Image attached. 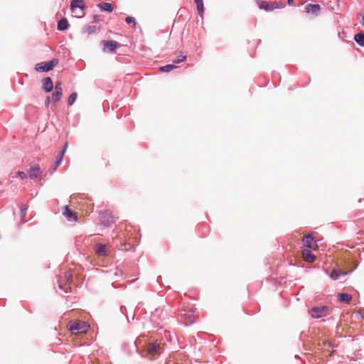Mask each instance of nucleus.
<instances>
[{"label": "nucleus", "instance_id": "f257e3e1", "mask_svg": "<svg viewBox=\"0 0 364 364\" xmlns=\"http://www.w3.org/2000/svg\"><path fill=\"white\" fill-rule=\"evenodd\" d=\"M58 63V59L53 58L49 61H44L37 63L35 65V70L37 72L43 73L48 72L53 69V68Z\"/></svg>", "mask_w": 364, "mask_h": 364}, {"label": "nucleus", "instance_id": "f03ea898", "mask_svg": "<svg viewBox=\"0 0 364 364\" xmlns=\"http://www.w3.org/2000/svg\"><path fill=\"white\" fill-rule=\"evenodd\" d=\"M101 224L107 228L111 227L114 223V217L109 210H105L100 214Z\"/></svg>", "mask_w": 364, "mask_h": 364}, {"label": "nucleus", "instance_id": "7ed1b4c3", "mask_svg": "<svg viewBox=\"0 0 364 364\" xmlns=\"http://www.w3.org/2000/svg\"><path fill=\"white\" fill-rule=\"evenodd\" d=\"M310 314L313 318H319L328 314V308L326 306H315L311 309Z\"/></svg>", "mask_w": 364, "mask_h": 364}, {"label": "nucleus", "instance_id": "20e7f679", "mask_svg": "<svg viewBox=\"0 0 364 364\" xmlns=\"http://www.w3.org/2000/svg\"><path fill=\"white\" fill-rule=\"evenodd\" d=\"M257 2L259 8L266 11H272L275 9L279 8L277 2H269L264 0H257Z\"/></svg>", "mask_w": 364, "mask_h": 364}, {"label": "nucleus", "instance_id": "39448f33", "mask_svg": "<svg viewBox=\"0 0 364 364\" xmlns=\"http://www.w3.org/2000/svg\"><path fill=\"white\" fill-rule=\"evenodd\" d=\"M86 7L83 0H72L70 2V10L73 13H75L77 9L84 10Z\"/></svg>", "mask_w": 364, "mask_h": 364}, {"label": "nucleus", "instance_id": "423d86ee", "mask_svg": "<svg viewBox=\"0 0 364 364\" xmlns=\"http://www.w3.org/2000/svg\"><path fill=\"white\" fill-rule=\"evenodd\" d=\"M102 44H103L105 48H107L108 51L110 53L114 52L115 49L120 46V44L114 41H102Z\"/></svg>", "mask_w": 364, "mask_h": 364}, {"label": "nucleus", "instance_id": "0eeeda50", "mask_svg": "<svg viewBox=\"0 0 364 364\" xmlns=\"http://www.w3.org/2000/svg\"><path fill=\"white\" fill-rule=\"evenodd\" d=\"M160 348V344L157 342H150L147 346V353L150 355L159 354Z\"/></svg>", "mask_w": 364, "mask_h": 364}, {"label": "nucleus", "instance_id": "6e6552de", "mask_svg": "<svg viewBox=\"0 0 364 364\" xmlns=\"http://www.w3.org/2000/svg\"><path fill=\"white\" fill-rule=\"evenodd\" d=\"M42 83H43V89L46 92H50L53 90L54 86H53V82L51 77H44L42 80Z\"/></svg>", "mask_w": 364, "mask_h": 364}, {"label": "nucleus", "instance_id": "1a4fd4ad", "mask_svg": "<svg viewBox=\"0 0 364 364\" xmlns=\"http://www.w3.org/2000/svg\"><path fill=\"white\" fill-rule=\"evenodd\" d=\"M321 10V6L319 4H309L306 5L305 11L309 14H313L315 15H318V11Z\"/></svg>", "mask_w": 364, "mask_h": 364}, {"label": "nucleus", "instance_id": "9d476101", "mask_svg": "<svg viewBox=\"0 0 364 364\" xmlns=\"http://www.w3.org/2000/svg\"><path fill=\"white\" fill-rule=\"evenodd\" d=\"M83 327H85V323H80V322H70V331L71 332H74V331H81L82 332H85L86 331V329L83 328Z\"/></svg>", "mask_w": 364, "mask_h": 364}, {"label": "nucleus", "instance_id": "9b49d317", "mask_svg": "<svg viewBox=\"0 0 364 364\" xmlns=\"http://www.w3.org/2000/svg\"><path fill=\"white\" fill-rule=\"evenodd\" d=\"M181 317L186 321V325H191L195 321V316L193 311H187L181 314Z\"/></svg>", "mask_w": 364, "mask_h": 364}, {"label": "nucleus", "instance_id": "f8f14e48", "mask_svg": "<svg viewBox=\"0 0 364 364\" xmlns=\"http://www.w3.org/2000/svg\"><path fill=\"white\" fill-rule=\"evenodd\" d=\"M41 168L38 166H31L28 171V176L31 179H36L41 173Z\"/></svg>", "mask_w": 364, "mask_h": 364}, {"label": "nucleus", "instance_id": "ddd939ff", "mask_svg": "<svg viewBox=\"0 0 364 364\" xmlns=\"http://www.w3.org/2000/svg\"><path fill=\"white\" fill-rule=\"evenodd\" d=\"M302 241H303L304 245L308 248H312L314 247V245H316L314 238L311 235L304 236Z\"/></svg>", "mask_w": 364, "mask_h": 364}, {"label": "nucleus", "instance_id": "4468645a", "mask_svg": "<svg viewBox=\"0 0 364 364\" xmlns=\"http://www.w3.org/2000/svg\"><path fill=\"white\" fill-rule=\"evenodd\" d=\"M63 215L67 218L68 220H77V216L75 213L70 210L67 205L65 206Z\"/></svg>", "mask_w": 364, "mask_h": 364}, {"label": "nucleus", "instance_id": "2eb2a0df", "mask_svg": "<svg viewBox=\"0 0 364 364\" xmlns=\"http://www.w3.org/2000/svg\"><path fill=\"white\" fill-rule=\"evenodd\" d=\"M106 248H107L106 245H102L100 243H97L95 246V251L97 255H99L100 256H105V255H107Z\"/></svg>", "mask_w": 364, "mask_h": 364}, {"label": "nucleus", "instance_id": "dca6fc26", "mask_svg": "<svg viewBox=\"0 0 364 364\" xmlns=\"http://www.w3.org/2000/svg\"><path fill=\"white\" fill-rule=\"evenodd\" d=\"M69 23L65 18H62L60 21L58 22L57 28L59 31H65L68 28Z\"/></svg>", "mask_w": 364, "mask_h": 364}, {"label": "nucleus", "instance_id": "f3484780", "mask_svg": "<svg viewBox=\"0 0 364 364\" xmlns=\"http://www.w3.org/2000/svg\"><path fill=\"white\" fill-rule=\"evenodd\" d=\"M97 6L103 11L112 12L114 10V6L110 3H100L97 5Z\"/></svg>", "mask_w": 364, "mask_h": 364}, {"label": "nucleus", "instance_id": "a211bd4d", "mask_svg": "<svg viewBox=\"0 0 364 364\" xmlns=\"http://www.w3.org/2000/svg\"><path fill=\"white\" fill-rule=\"evenodd\" d=\"M303 255L305 260L309 262H314L316 259V256L309 250H303Z\"/></svg>", "mask_w": 364, "mask_h": 364}, {"label": "nucleus", "instance_id": "6ab92c4d", "mask_svg": "<svg viewBox=\"0 0 364 364\" xmlns=\"http://www.w3.org/2000/svg\"><path fill=\"white\" fill-rule=\"evenodd\" d=\"M354 41L360 46H364V33H356L353 37Z\"/></svg>", "mask_w": 364, "mask_h": 364}, {"label": "nucleus", "instance_id": "aec40b11", "mask_svg": "<svg viewBox=\"0 0 364 364\" xmlns=\"http://www.w3.org/2000/svg\"><path fill=\"white\" fill-rule=\"evenodd\" d=\"M338 297L341 301L348 303L352 299V296L348 293H340Z\"/></svg>", "mask_w": 364, "mask_h": 364}, {"label": "nucleus", "instance_id": "412c9836", "mask_svg": "<svg viewBox=\"0 0 364 364\" xmlns=\"http://www.w3.org/2000/svg\"><path fill=\"white\" fill-rule=\"evenodd\" d=\"M347 274V272L343 271H336L333 269L330 274V277L333 280H338L339 279L340 275L345 276Z\"/></svg>", "mask_w": 364, "mask_h": 364}, {"label": "nucleus", "instance_id": "4be33fe9", "mask_svg": "<svg viewBox=\"0 0 364 364\" xmlns=\"http://www.w3.org/2000/svg\"><path fill=\"white\" fill-rule=\"evenodd\" d=\"M194 2L196 4L197 10L198 12V14L200 16H203V12H204V6H203V0H194Z\"/></svg>", "mask_w": 364, "mask_h": 364}, {"label": "nucleus", "instance_id": "5701e85b", "mask_svg": "<svg viewBox=\"0 0 364 364\" xmlns=\"http://www.w3.org/2000/svg\"><path fill=\"white\" fill-rule=\"evenodd\" d=\"M97 28L95 26H86L83 28V33L90 35L97 32Z\"/></svg>", "mask_w": 364, "mask_h": 364}, {"label": "nucleus", "instance_id": "b1692460", "mask_svg": "<svg viewBox=\"0 0 364 364\" xmlns=\"http://www.w3.org/2000/svg\"><path fill=\"white\" fill-rule=\"evenodd\" d=\"M177 67L176 65H174L173 64H168V65H166L164 66H162V67H160L159 70L161 72H170L172 70L176 68Z\"/></svg>", "mask_w": 364, "mask_h": 364}, {"label": "nucleus", "instance_id": "393cba45", "mask_svg": "<svg viewBox=\"0 0 364 364\" xmlns=\"http://www.w3.org/2000/svg\"><path fill=\"white\" fill-rule=\"evenodd\" d=\"M63 95V92L60 91H55L53 92V102H57L60 101Z\"/></svg>", "mask_w": 364, "mask_h": 364}, {"label": "nucleus", "instance_id": "a878e982", "mask_svg": "<svg viewBox=\"0 0 364 364\" xmlns=\"http://www.w3.org/2000/svg\"><path fill=\"white\" fill-rule=\"evenodd\" d=\"M77 93L76 92H73L70 96H69V98H68V105L71 106L73 105L76 99H77Z\"/></svg>", "mask_w": 364, "mask_h": 364}, {"label": "nucleus", "instance_id": "bb28decb", "mask_svg": "<svg viewBox=\"0 0 364 364\" xmlns=\"http://www.w3.org/2000/svg\"><path fill=\"white\" fill-rule=\"evenodd\" d=\"M28 206L26 205H21L20 206V217L21 219H23L26 215Z\"/></svg>", "mask_w": 364, "mask_h": 364}, {"label": "nucleus", "instance_id": "cd10ccee", "mask_svg": "<svg viewBox=\"0 0 364 364\" xmlns=\"http://www.w3.org/2000/svg\"><path fill=\"white\" fill-rule=\"evenodd\" d=\"M125 22L127 23H133V28H136V22L134 17L132 16H127L125 18Z\"/></svg>", "mask_w": 364, "mask_h": 364}, {"label": "nucleus", "instance_id": "c85d7f7f", "mask_svg": "<svg viewBox=\"0 0 364 364\" xmlns=\"http://www.w3.org/2000/svg\"><path fill=\"white\" fill-rule=\"evenodd\" d=\"M186 60V55H181L176 59L173 60V63L176 64L183 62Z\"/></svg>", "mask_w": 364, "mask_h": 364}, {"label": "nucleus", "instance_id": "c756f323", "mask_svg": "<svg viewBox=\"0 0 364 364\" xmlns=\"http://www.w3.org/2000/svg\"><path fill=\"white\" fill-rule=\"evenodd\" d=\"M64 279L65 280V284L70 283L72 281V274L69 272H65Z\"/></svg>", "mask_w": 364, "mask_h": 364}, {"label": "nucleus", "instance_id": "7c9ffc66", "mask_svg": "<svg viewBox=\"0 0 364 364\" xmlns=\"http://www.w3.org/2000/svg\"><path fill=\"white\" fill-rule=\"evenodd\" d=\"M67 147H68V143L66 142L65 144H64V146L63 148V149L60 151L59 154H58V156H60V158L63 159L65 151H66V149H67Z\"/></svg>", "mask_w": 364, "mask_h": 364}, {"label": "nucleus", "instance_id": "2f4dec72", "mask_svg": "<svg viewBox=\"0 0 364 364\" xmlns=\"http://www.w3.org/2000/svg\"><path fill=\"white\" fill-rule=\"evenodd\" d=\"M62 161H63V159L58 156V157L55 161V167L53 168L54 171L57 168V167H58L60 165Z\"/></svg>", "mask_w": 364, "mask_h": 364}, {"label": "nucleus", "instance_id": "473e14b6", "mask_svg": "<svg viewBox=\"0 0 364 364\" xmlns=\"http://www.w3.org/2000/svg\"><path fill=\"white\" fill-rule=\"evenodd\" d=\"M16 173H17V176L20 177L21 179H24V178H27L26 173H24L23 171H18Z\"/></svg>", "mask_w": 364, "mask_h": 364}, {"label": "nucleus", "instance_id": "72a5a7b5", "mask_svg": "<svg viewBox=\"0 0 364 364\" xmlns=\"http://www.w3.org/2000/svg\"><path fill=\"white\" fill-rule=\"evenodd\" d=\"M55 91L63 92L60 82H57L55 85Z\"/></svg>", "mask_w": 364, "mask_h": 364}, {"label": "nucleus", "instance_id": "f704fd0d", "mask_svg": "<svg viewBox=\"0 0 364 364\" xmlns=\"http://www.w3.org/2000/svg\"><path fill=\"white\" fill-rule=\"evenodd\" d=\"M50 102V97H47L46 99L45 100V105L46 107H48Z\"/></svg>", "mask_w": 364, "mask_h": 364}, {"label": "nucleus", "instance_id": "c9c22d12", "mask_svg": "<svg viewBox=\"0 0 364 364\" xmlns=\"http://www.w3.org/2000/svg\"><path fill=\"white\" fill-rule=\"evenodd\" d=\"M93 20L95 22H99L100 21V18L97 15H94L93 16Z\"/></svg>", "mask_w": 364, "mask_h": 364}, {"label": "nucleus", "instance_id": "e433bc0d", "mask_svg": "<svg viewBox=\"0 0 364 364\" xmlns=\"http://www.w3.org/2000/svg\"><path fill=\"white\" fill-rule=\"evenodd\" d=\"M209 231V228L208 226L204 227V234H207Z\"/></svg>", "mask_w": 364, "mask_h": 364}, {"label": "nucleus", "instance_id": "4c0bfd02", "mask_svg": "<svg viewBox=\"0 0 364 364\" xmlns=\"http://www.w3.org/2000/svg\"><path fill=\"white\" fill-rule=\"evenodd\" d=\"M287 3L289 5L293 6L294 4V0H287Z\"/></svg>", "mask_w": 364, "mask_h": 364}, {"label": "nucleus", "instance_id": "58836bf2", "mask_svg": "<svg viewBox=\"0 0 364 364\" xmlns=\"http://www.w3.org/2000/svg\"><path fill=\"white\" fill-rule=\"evenodd\" d=\"M126 310V307L124 306H120V311L124 314V311Z\"/></svg>", "mask_w": 364, "mask_h": 364}, {"label": "nucleus", "instance_id": "ea45409f", "mask_svg": "<svg viewBox=\"0 0 364 364\" xmlns=\"http://www.w3.org/2000/svg\"><path fill=\"white\" fill-rule=\"evenodd\" d=\"M58 282H59V283H60V284H59V287H60L61 289H63L65 292H67V291L63 288V287H62V284H61L60 282V281H58Z\"/></svg>", "mask_w": 364, "mask_h": 364}, {"label": "nucleus", "instance_id": "a19ab883", "mask_svg": "<svg viewBox=\"0 0 364 364\" xmlns=\"http://www.w3.org/2000/svg\"><path fill=\"white\" fill-rule=\"evenodd\" d=\"M361 24L364 26V17H362V21H360Z\"/></svg>", "mask_w": 364, "mask_h": 364}]
</instances>
